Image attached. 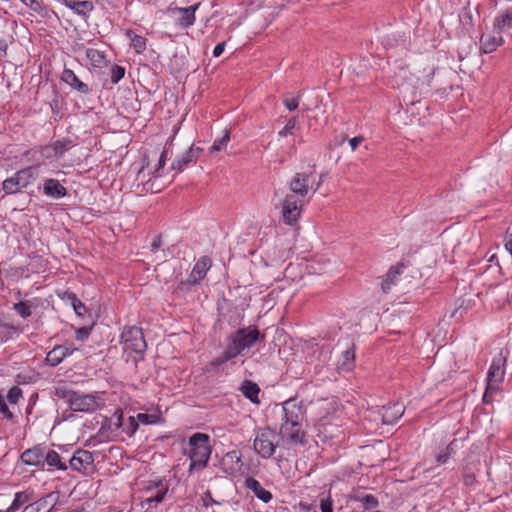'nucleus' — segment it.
<instances>
[{
  "mask_svg": "<svg viewBox=\"0 0 512 512\" xmlns=\"http://www.w3.org/2000/svg\"><path fill=\"white\" fill-rule=\"evenodd\" d=\"M260 338V333L255 326L238 329L228 337L227 348L236 358L242 355L244 350L251 348Z\"/></svg>",
  "mask_w": 512,
  "mask_h": 512,
  "instance_id": "nucleus-4",
  "label": "nucleus"
},
{
  "mask_svg": "<svg viewBox=\"0 0 512 512\" xmlns=\"http://www.w3.org/2000/svg\"><path fill=\"white\" fill-rule=\"evenodd\" d=\"M283 423L303 424L305 418V409L300 401L296 398H290L282 405Z\"/></svg>",
  "mask_w": 512,
  "mask_h": 512,
  "instance_id": "nucleus-10",
  "label": "nucleus"
},
{
  "mask_svg": "<svg viewBox=\"0 0 512 512\" xmlns=\"http://www.w3.org/2000/svg\"><path fill=\"white\" fill-rule=\"evenodd\" d=\"M0 413L3 415L4 418L8 420H13L14 415L10 411L9 407L7 406L4 397L0 394Z\"/></svg>",
  "mask_w": 512,
  "mask_h": 512,
  "instance_id": "nucleus-48",
  "label": "nucleus"
},
{
  "mask_svg": "<svg viewBox=\"0 0 512 512\" xmlns=\"http://www.w3.org/2000/svg\"><path fill=\"white\" fill-rule=\"evenodd\" d=\"M312 173H296L289 183V194L282 202V219L285 224L293 225L302 210L304 198L311 190Z\"/></svg>",
  "mask_w": 512,
  "mask_h": 512,
  "instance_id": "nucleus-1",
  "label": "nucleus"
},
{
  "mask_svg": "<svg viewBox=\"0 0 512 512\" xmlns=\"http://www.w3.org/2000/svg\"><path fill=\"white\" fill-rule=\"evenodd\" d=\"M200 3H196L186 8H175L174 12L180 14L178 19V24L183 28H188L192 26L195 22V12L199 8Z\"/></svg>",
  "mask_w": 512,
  "mask_h": 512,
  "instance_id": "nucleus-21",
  "label": "nucleus"
},
{
  "mask_svg": "<svg viewBox=\"0 0 512 512\" xmlns=\"http://www.w3.org/2000/svg\"><path fill=\"white\" fill-rule=\"evenodd\" d=\"M469 4L470 3L468 2L467 5L463 8L462 12L459 14V21L462 27L467 31L474 26L473 15Z\"/></svg>",
  "mask_w": 512,
  "mask_h": 512,
  "instance_id": "nucleus-34",
  "label": "nucleus"
},
{
  "mask_svg": "<svg viewBox=\"0 0 512 512\" xmlns=\"http://www.w3.org/2000/svg\"><path fill=\"white\" fill-rule=\"evenodd\" d=\"M283 104L285 105V107L289 110V111H294L298 108V105H299V96L297 97H291V98H288V97H285L283 99Z\"/></svg>",
  "mask_w": 512,
  "mask_h": 512,
  "instance_id": "nucleus-49",
  "label": "nucleus"
},
{
  "mask_svg": "<svg viewBox=\"0 0 512 512\" xmlns=\"http://www.w3.org/2000/svg\"><path fill=\"white\" fill-rule=\"evenodd\" d=\"M476 481L474 474H466L464 476V483L467 486L474 484Z\"/></svg>",
  "mask_w": 512,
  "mask_h": 512,
  "instance_id": "nucleus-59",
  "label": "nucleus"
},
{
  "mask_svg": "<svg viewBox=\"0 0 512 512\" xmlns=\"http://www.w3.org/2000/svg\"><path fill=\"white\" fill-rule=\"evenodd\" d=\"M302 426L303 424L294 426V424L281 423L278 435L289 445H303L305 443V431Z\"/></svg>",
  "mask_w": 512,
  "mask_h": 512,
  "instance_id": "nucleus-11",
  "label": "nucleus"
},
{
  "mask_svg": "<svg viewBox=\"0 0 512 512\" xmlns=\"http://www.w3.org/2000/svg\"><path fill=\"white\" fill-rule=\"evenodd\" d=\"M135 418L138 421V423L153 424L156 423L158 417L153 414L139 413Z\"/></svg>",
  "mask_w": 512,
  "mask_h": 512,
  "instance_id": "nucleus-47",
  "label": "nucleus"
},
{
  "mask_svg": "<svg viewBox=\"0 0 512 512\" xmlns=\"http://www.w3.org/2000/svg\"><path fill=\"white\" fill-rule=\"evenodd\" d=\"M86 57L93 67L103 68L107 66L106 55L103 51L94 48H88L86 50Z\"/></svg>",
  "mask_w": 512,
  "mask_h": 512,
  "instance_id": "nucleus-29",
  "label": "nucleus"
},
{
  "mask_svg": "<svg viewBox=\"0 0 512 512\" xmlns=\"http://www.w3.org/2000/svg\"><path fill=\"white\" fill-rule=\"evenodd\" d=\"M61 80L79 93H90V88L88 85L82 82L71 69L65 68L63 70Z\"/></svg>",
  "mask_w": 512,
  "mask_h": 512,
  "instance_id": "nucleus-19",
  "label": "nucleus"
},
{
  "mask_svg": "<svg viewBox=\"0 0 512 512\" xmlns=\"http://www.w3.org/2000/svg\"><path fill=\"white\" fill-rule=\"evenodd\" d=\"M320 509L321 512H333V501L329 494H320Z\"/></svg>",
  "mask_w": 512,
  "mask_h": 512,
  "instance_id": "nucleus-42",
  "label": "nucleus"
},
{
  "mask_svg": "<svg viewBox=\"0 0 512 512\" xmlns=\"http://www.w3.org/2000/svg\"><path fill=\"white\" fill-rule=\"evenodd\" d=\"M279 445V435L275 430L265 427L256 432L253 442L254 451L263 459L271 458Z\"/></svg>",
  "mask_w": 512,
  "mask_h": 512,
  "instance_id": "nucleus-5",
  "label": "nucleus"
},
{
  "mask_svg": "<svg viewBox=\"0 0 512 512\" xmlns=\"http://www.w3.org/2000/svg\"><path fill=\"white\" fill-rule=\"evenodd\" d=\"M298 121L296 117H291L287 120L285 126L278 132L280 137H286L292 135L294 129L297 127Z\"/></svg>",
  "mask_w": 512,
  "mask_h": 512,
  "instance_id": "nucleus-39",
  "label": "nucleus"
},
{
  "mask_svg": "<svg viewBox=\"0 0 512 512\" xmlns=\"http://www.w3.org/2000/svg\"><path fill=\"white\" fill-rule=\"evenodd\" d=\"M202 151V148L191 146L183 155L172 163L171 168L178 172L183 171V169L189 164L197 161Z\"/></svg>",
  "mask_w": 512,
  "mask_h": 512,
  "instance_id": "nucleus-17",
  "label": "nucleus"
},
{
  "mask_svg": "<svg viewBox=\"0 0 512 512\" xmlns=\"http://www.w3.org/2000/svg\"><path fill=\"white\" fill-rule=\"evenodd\" d=\"M503 42L504 40L500 34L499 36L482 35L480 38L481 49L485 54L494 52Z\"/></svg>",
  "mask_w": 512,
  "mask_h": 512,
  "instance_id": "nucleus-26",
  "label": "nucleus"
},
{
  "mask_svg": "<svg viewBox=\"0 0 512 512\" xmlns=\"http://www.w3.org/2000/svg\"><path fill=\"white\" fill-rule=\"evenodd\" d=\"M318 434L317 436L322 440L323 442L334 440V439H340L343 436V430L341 427L337 424H334L330 421H321L318 424Z\"/></svg>",
  "mask_w": 512,
  "mask_h": 512,
  "instance_id": "nucleus-14",
  "label": "nucleus"
},
{
  "mask_svg": "<svg viewBox=\"0 0 512 512\" xmlns=\"http://www.w3.org/2000/svg\"><path fill=\"white\" fill-rule=\"evenodd\" d=\"M21 2H27L28 0H20Z\"/></svg>",
  "mask_w": 512,
  "mask_h": 512,
  "instance_id": "nucleus-64",
  "label": "nucleus"
},
{
  "mask_svg": "<svg viewBox=\"0 0 512 512\" xmlns=\"http://www.w3.org/2000/svg\"><path fill=\"white\" fill-rule=\"evenodd\" d=\"M363 137H353L349 140V144L352 151H355L357 147L363 142Z\"/></svg>",
  "mask_w": 512,
  "mask_h": 512,
  "instance_id": "nucleus-55",
  "label": "nucleus"
},
{
  "mask_svg": "<svg viewBox=\"0 0 512 512\" xmlns=\"http://www.w3.org/2000/svg\"><path fill=\"white\" fill-rule=\"evenodd\" d=\"M245 487L252 491L254 495L264 503H268L272 500L271 492L264 489L260 482L253 477L246 478Z\"/></svg>",
  "mask_w": 512,
  "mask_h": 512,
  "instance_id": "nucleus-22",
  "label": "nucleus"
},
{
  "mask_svg": "<svg viewBox=\"0 0 512 512\" xmlns=\"http://www.w3.org/2000/svg\"><path fill=\"white\" fill-rule=\"evenodd\" d=\"M42 305V299L35 297L14 303L12 308L21 318L26 319L33 314V310L38 309Z\"/></svg>",
  "mask_w": 512,
  "mask_h": 512,
  "instance_id": "nucleus-16",
  "label": "nucleus"
},
{
  "mask_svg": "<svg viewBox=\"0 0 512 512\" xmlns=\"http://www.w3.org/2000/svg\"><path fill=\"white\" fill-rule=\"evenodd\" d=\"M43 192L45 195L56 199L62 198L67 194L66 188L57 179L53 178L45 180Z\"/></svg>",
  "mask_w": 512,
  "mask_h": 512,
  "instance_id": "nucleus-23",
  "label": "nucleus"
},
{
  "mask_svg": "<svg viewBox=\"0 0 512 512\" xmlns=\"http://www.w3.org/2000/svg\"><path fill=\"white\" fill-rule=\"evenodd\" d=\"M0 512H10L9 509L7 508L6 510H0Z\"/></svg>",
  "mask_w": 512,
  "mask_h": 512,
  "instance_id": "nucleus-63",
  "label": "nucleus"
},
{
  "mask_svg": "<svg viewBox=\"0 0 512 512\" xmlns=\"http://www.w3.org/2000/svg\"><path fill=\"white\" fill-rule=\"evenodd\" d=\"M121 344L125 352L143 353L146 349V342L141 328L125 327L121 334Z\"/></svg>",
  "mask_w": 512,
  "mask_h": 512,
  "instance_id": "nucleus-7",
  "label": "nucleus"
},
{
  "mask_svg": "<svg viewBox=\"0 0 512 512\" xmlns=\"http://www.w3.org/2000/svg\"><path fill=\"white\" fill-rule=\"evenodd\" d=\"M34 499V491L32 489H26L24 491L17 492L11 505L8 507L10 512H15L21 508L24 504Z\"/></svg>",
  "mask_w": 512,
  "mask_h": 512,
  "instance_id": "nucleus-25",
  "label": "nucleus"
},
{
  "mask_svg": "<svg viewBox=\"0 0 512 512\" xmlns=\"http://www.w3.org/2000/svg\"><path fill=\"white\" fill-rule=\"evenodd\" d=\"M357 500L362 504L365 510H371L377 508L379 502L377 498L371 494L364 495L362 497H357Z\"/></svg>",
  "mask_w": 512,
  "mask_h": 512,
  "instance_id": "nucleus-38",
  "label": "nucleus"
},
{
  "mask_svg": "<svg viewBox=\"0 0 512 512\" xmlns=\"http://www.w3.org/2000/svg\"><path fill=\"white\" fill-rule=\"evenodd\" d=\"M36 177V167L30 166L21 169L2 182V189L7 195L15 194L26 188Z\"/></svg>",
  "mask_w": 512,
  "mask_h": 512,
  "instance_id": "nucleus-6",
  "label": "nucleus"
},
{
  "mask_svg": "<svg viewBox=\"0 0 512 512\" xmlns=\"http://www.w3.org/2000/svg\"><path fill=\"white\" fill-rule=\"evenodd\" d=\"M162 245L161 236H156L151 244L152 251L155 252Z\"/></svg>",
  "mask_w": 512,
  "mask_h": 512,
  "instance_id": "nucleus-58",
  "label": "nucleus"
},
{
  "mask_svg": "<svg viewBox=\"0 0 512 512\" xmlns=\"http://www.w3.org/2000/svg\"><path fill=\"white\" fill-rule=\"evenodd\" d=\"M67 299L70 301L75 313L82 317L87 312L86 306L76 297L74 293H67Z\"/></svg>",
  "mask_w": 512,
  "mask_h": 512,
  "instance_id": "nucleus-36",
  "label": "nucleus"
},
{
  "mask_svg": "<svg viewBox=\"0 0 512 512\" xmlns=\"http://www.w3.org/2000/svg\"><path fill=\"white\" fill-rule=\"evenodd\" d=\"M125 34L130 39L131 46L137 53H142L146 49V39L143 36L136 34L131 29L126 30Z\"/></svg>",
  "mask_w": 512,
  "mask_h": 512,
  "instance_id": "nucleus-32",
  "label": "nucleus"
},
{
  "mask_svg": "<svg viewBox=\"0 0 512 512\" xmlns=\"http://www.w3.org/2000/svg\"><path fill=\"white\" fill-rule=\"evenodd\" d=\"M152 487L157 488L155 495H151L145 499V502L151 506L152 504L161 503L164 500V497L168 491V487L162 483V481L153 482L148 486V490Z\"/></svg>",
  "mask_w": 512,
  "mask_h": 512,
  "instance_id": "nucleus-28",
  "label": "nucleus"
},
{
  "mask_svg": "<svg viewBox=\"0 0 512 512\" xmlns=\"http://www.w3.org/2000/svg\"><path fill=\"white\" fill-rule=\"evenodd\" d=\"M50 150H51V149H50L49 147H45V148H43V149H42V154H43L45 157H47V158H48V157H50V156H51V155H50Z\"/></svg>",
  "mask_w": 512,
  "mask_h": 512,
  "instance_id": "nucleus-62",
  "label": "nucleus"
},
{
  "mask_svg": "<svg viewBox=\"0 0 512 512\" xmlns=\"http://www.w3.org/2000/svg\"><path fill=\"white\" fill-rule=\"evenodd\" d=\"M512 28V11L499 15L495 18L493 30L497 34H501L504 28Z\"/></svg>",
  "mask_w": 512,
  "mask_h": 512,
  "instance_id": "nucleus-31",
  "label": "nucleus"
},
{
  "mask_svg": "<svg viewBox=\"0 0 512 512\" xmlns=\"http://www.w3.org/2000/svg\"><path fill=\"white\" fill-rule=\"evenodd\" d=\"M54 395L64 400L70 410L75 412L91 413L99 408L96 396L92 394H81L69 389L65 385H58L54 389Z\"/></svg>",
  "mask_w": 512,
  "mask_h": 512,
  "instance_id": "nucleus-2",
  "label": "nucleus"
},
{
  "mask_svg": "<svg viewBox=\"0 0 512 512\" xmlns=\"http://www.w3.org/2000/svg\"><path fill=\"white\" fill-rule=\"evenodd\" d=\"M229 141H230V132H229V130H225L224 135L221 138L216 139L214 141L213 145L210 148V152L214 153V152L221 151L223 148H225L227 146Z\"/></svg>",
  "mask_w": 512,
  "mask_h": 512,
  "instance_id": "nucleus-37",
  "label": "nucleus"
},
{
  "mask_svg": "<svg viewBox=\"0 0 512 512\" xmlns=\"http://www.w3.org/2000/svg\"><path fill=\"white\" fill-rule=\"evenodd\" d=\"M71 144L70 140H57L52 147L54 154L62 156L67 149V146Z\"/></svg>",
  "mask_w": 512,
  "mask_h": 512,
  "instance_id": "nucleus-45",
  "label": "nucleus"
},
{
  "mask_svg": "<svg viewBox=\"0 0 512 512\" xmlns=\"http://www.w3.org/2000/svg\"><path fill=\"white\" fill-rule=\"evenodd\" d=\"M122 421H123V414H122V412H120L119 415L117 416V421L115 423L116 428H120L122 426Z\"/></svg>",
  "mask_w": 512,
  "mask_h": 512,
  "instance_id": "nucleus-61",
  "label": "nucleus"
},
{
  "mask_svg": "<svg viewBox=\"0 0 512 512\" xmlns=\"http://www.w3.org/2000/svg\"><path fill=\"white\" fill-rule=\"evenodd\" d=\"M499 391V386L486 383V389L483 395V402L490 403L493 401V396Z\"/></svg>",
  "mask_w": 512,
  "mask_h": 512,
  "instance_id": "nucleus-46",
  "label": "nucleus"
},
{
  "mask_svg": "<svg viewBox=\"0 0 512 512\" xmlns=\"http://www.w3.org/2000/svg\"><path fill=\"white\" fill-rule=\"evenodd\" d=\"M455 440L452 441L443 451H441L437 456V462L439 464H444L448 461L449 457L454 453L453 444Z\"/></svg>",
  "mask_w": 512,
  "mask_h": 512,
  "instance_id": "nucleus-43",
  "label": "nucleus"
},
{
  "mask_svg": "<svg viewBox=\"0 0 512 512\" xmlns=\"http://www.w3.org/2000/svg\"><path fill=\"white\" fill-rule=\"evenodd\" d=\"M24 332V327L6 316L0 317V344L6 343Z\"/></svg>",
  "mask_w": 512,
  "mask_h": 512,
  "instance_id": "nucleus-13",
  "label": "nucleus"
},
{
  "mask_svg": "<svg viewBox=\"0 0 512 512\" xmlns=\"http://www.w3.org/2000/svg\"><path fill=\"white\" fill-rule=\"evenodd\" d=\"M74 349L67 345H57L46 355L47 364L55 367L59 365L67 356L73 353Z\"/></svg>",
  "mask_w": 512,
  "mask_h": 512,
  "instance_id": "nucleus-18",
  "label": "nucleus"
},
{
  "mask_svg": "<svg viewBox=\"0 0 512 512\" xmlns=\"http://www.w3.org/2000/svg\"><path fill=\"white\" fill-rule=\"evenodd\" d=\"M326 175H327L326 173H321V174L319 175V180H318V182L316 183L315 187H313V185L311 184V190H312V192H313V193H315V192H317V191H318V189H319V188H320V186L322 185V183H323V181H324V179H325Z\"/></svg>",
  "mask_w": 512,
  "mask_h": 512,
  "instance_id": "nucleus-57",
  "label": "nucleus"
},
{
  "mask_svg": "<svg viewBox=\"0 0 512 512\" xmlns=\"http://www.w3.org/2000/svg\"><path fill=\"white\" fill-rule=\"evenodd\" d=\"M400 274L398 267H391L385 275L381 283V288L384 293H388L393 285L396 283V278Z\"/></svg>",
  "mask_w": 512,
  "mask_h": 512,
  "instance_id": "nucleus-33",
  "label": "nucleus"
},
{
  "mask_svg": "<svg viewBox=\"0 0 512 512\" xmlns=\"http://www.w3.org/2000/svg\"><path fill=\"white\" fill-rule=\"evenodd\" d=\"M44 462H46L51 468H56L62 471L67 470V465L61 461L59 453L55 450H48L46 454L44 453Z\"/></svg>",
  "mask_w": 512,
  "mask_h": 512,
  "instance_id": "nucleus-30",
  "label": "nucleus"
},
{
  "mask_svg": "<svg viewBox=\"0 0 512 512\" xmlns=\"http://www.w3.org/2000/svg\"><path fill=\"white\" fill-rule=\"evenodd\" d=\"M125 76V68L120 65L111 67V82L117 84Z\"/></svg>",
  "mask_w": 512,
  "mask_h": 512,
  "instance_id": "nucleus-41",
  "label": "nucleus"
},
{
  "mask_svg": "<svg viewBox=\"0 0 512 512\" xmlns=\"http://www.w3.org/2000/svg\"><path fill=\"white\" fill-rule=\"evenodd\" d=\"M508 354L509 352L507 350H501L500 353L493 358L487 373L486 383L499 386L503 382Z\"/></svg>",
  "mask_w": 512,
  "mask_h": 512,
  "instance_id": "nucleus-9",
  "label": "nucleus"
},
{
  "mask_svg": "<svg viewBox=\"0 0 512 512\" xmlns=\"http://www.w3.org/2000/svg\"><path fill=\"white\" fill-rule=\"evenodd\" d=\"M26 6L30 7L32 10L37 11L39 7V3L37 0H28L27 2H23Z\"/></svg>",
  "mask_w": 512,
  "mask_h": 512,
  "instance_id": "nucleus-60",
  "label": "nucleus"
},
{
  "mask_svg": "<svg viewBox=\"0 0 512 512\" xmlns=\"http://www.w3.org/2000/svg\"><path fill=\"white\" fill-rule=\"evenodd\" d=\"M203 505L205 507L211 506L213 504H219L217 501H215L212 497V494L209 490H207L202 497Z\"/></svg>",
  "mask_w": 512,
  "mask_h": 512,
  "instance_id": "nucleus-53",
  "label": "nucleus"
},
{
  "mask_svg": "<svg viewBox=\"0 0 512 512\" xmlns=\"http://www.w3.org/2000/svg\"><path fill=\"white\" fill-rule=\"evenodd\" d=\"M50 497V495L46 496V497H43L37 501H35L34 503H32V505L34 506H38L39 507V511L40 512H43V510L46 509L47 507V499Z\"/></svg>",
  "mask_w": 512,
  "mask_h": 512,
  "instance_id": "nucleus-54",
  "label": "nucleus"
},
{
  "mask_svg": "<svg viewBox=\"0 0 512 512\" xmlns=\"http://www.w3.org/2000/svg\"><path fill=\"white\" fill-rule=\"evenodd\" d=\"M69 9L73 10L76 14L86 17L93 9L94 5L91 1L87 0H60Z\"/></svg>",
  "mask_w": 512,
  "mask_h": 512,
  "instance_id": "nucleus-24",
  "label": "nucleus"
},
{
  "mask_svg": "<svg viewBox=\"0 0 512 512\" xmlns=\"http://www.w3.org/2000/svg\"><path fill=\"white\" fill-rule=\"evenodd\" d=\"M240 391L251 402L256 403V404H258L260 402L259 397H258V395L260 393V388L256 383H254L250 380H245L241 384Z\"/></svg>",
  "mask_w": 512,
  "mask_h": 512,
  "instance_id": "nucleus-27",
  "label": "nucleus"
},
{
  "mask_svg": "<svg viewBox=\"0 0 512 512\" xmlns=\"http://www.w3.org/2000/svg\"><path fill=\"white\" fill-rule=\"evenodd\" d=\"M22 398V390L18 386H13L7 393V400L10 404H16Z\"/></svg>",
  "mask_w": 512,
  "mask_h": 512,
  "instance_id": "nucleus-44",
  "label": "nucleus"
},
{
  "mask_svg": "<svg viewBox=\"0 0 512 512\" xmlns=\"http://www.w3.org/2000/svg\"><path fill=\"white\" fill-rule=\"evenodd\" d=\"M166 158H167V151L163 150L159 157L157 168L153 172L154 177L161 176L160 170L164 168L165 163H166Z\"/></svg>",
  "mask_w": 512,
  "mask_h": 512,
  "instance_id": "nucleus-50",
  "label": "nucleus"
},
{
  "mask_svg": "<svg viewBox=\"0 0 512 512\" xmlns=\"http://www.w3.org/2000/svg\"><path fill=\"white\" fill-rule=\"evenodd\" d=\"M224 48H225V42H221V43H218L214 50H213V56L214 57H219L221 56V54L223 53L224 51Z\"/></svg>",
  "mask_w": 512,
  "mask_h": 512,
  "instance_id": "nucleus-56",
  "label": "nucleus"
},
{
  "mask_svg": "<svg viewBox=\"0 0 512 512\" xmlns=\"http://www.w3.org/2000/svg\"><path fill=\"white\" fill-rule=\"evenodd\" d=\"M93 454L87 450L78 449L69 461L72 470L87 473L93 467Z\"/></svg>",
  "mask_w": 512,
  "mask_h": 512,
  "instance_id": "nucleus-12",
  "label": "nucleus"
},
{
  "mask_svg": "<svg viewBox=\"0 0 512 512\" xmlns=\"http://www.w3.org/2000/svg\"><path fill=\"white\" fill-rule=\"evenodd\" d=\"M405 411V407L401 403H392L376 410L369 411L367 418L374 421H380L382 424L395 423Z\"/></svg>",
  "mask_w": 512,
  "mask_h": 512,
  "instance_id": "nucleus-8",
  "label": "nucleus"
},
{
  "mask_svg": "<svg viewBox=\"0 0 512 512\" xmlns=\"http://www.w3.org/2000/svg\"><path fill=\"white\" fill-rule=\"evenodd\" d=\"M22 462L30 466H43L44 464V449L35 446L25 450L20 456Z\"/></svg>",
  "mask_w": 512,
  "mask_h": 512,
  "instance_id": "nucleus-20",
  "label": "nucleus"
},
{
  "mask_svg": "<svg viewBox=\"0 0 512 512\" xmlns=\"http://www.w3.org/2000/svg\"><path fill=\"white\" fill-rule=\"evenodd\" d=\"M138 426H139V423L138 421L136 420L135 417L133 416H130L129 417V424L127 426V428L125 429L126 433L129 435V436H133L134 433L137 431L138 429Z\"/></svg>",
  "mask_w": 512,
  "mask_h": 512,
  "instance_id": "nucleus-51",
  "label": "nucleus"
},
{
  "mask_svg": "<svg viewBox=\"0 0 512 512\" xmlns=\"http://www.w3.org/2000/svg\"><path fill=\"white\" fill-rule=\"evenodd\" d=\"M212 261L208 256H202L194 265L191 274L188 278L189 284H198L205 277L207 271L210 269Z\"/></svg>",
  "mask_w": 512,
  "mask_h": 512,
  "instance_id": "nucleus-15",
  "label": "nucleus"
},
{
  "mask_svg": "<svg viewBox=\"0 0 512 512\" xmlns=\"http://www.w3.org/2000/svg\"><path fill=\"white\" fill-rule=\"evenodd\" d=\"M355 351L354 345L350 349H347L342 354V362L340 368L344 371H350L354 366Z\"/></svg>",
  "mask_w": 512,
  "mask_h": 512,
  "instance_id": "nucleus-35",
  "label": "nucleus"
},
{
  "mask_svg": "<svg viewBox=\"0 0 512 512\" xmlns=\"http://www.w3.org/2000/svg\"><path fill=\"white\" fill-rule=\"evenodd\" d=\"M234 358L235 357L232 355L230 350L226 347L225 351L221 355L213 359L210 364L213 367H218Z\"/></svg>",
  "mask_w": 512,
  "mask_h": 512,
  "instance_id": "nucleus-40",
  "label": "nucleus"
},
{
  "mask_svg": "<svg viewBox=\"0 0 512 512\" xmlns=\"http://www.w3.org/2000/svg\"><path fill=\"white\" fill-rule=\"evenodd\" d=\"M189 457L191 460L189 471L206 467L211 454L209 436L204 433H195L189 438Z\"/></svg>",
  "mask_w": 512,
  "mask_h": 512,
  "instance_id": "nucleus-3",
  "label": "nucleus"
},
{
  "mask_svg": "<svg viewBox=\"0 0 512 512\" xmlns=\"http://www.w3.org/2000/svg\"><path fill=\"white\" fill-rule=\"evenodd\" d=\"M91 332V327H80L76 329V339L79 341L86 340Z\"/></svg>",
  "mask_w": 512,
  "mask_h": 512,
  "instance_id": "nucleus-52",
  "label": "nucleus"
}]
</instances>
